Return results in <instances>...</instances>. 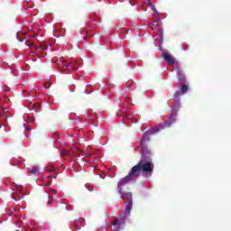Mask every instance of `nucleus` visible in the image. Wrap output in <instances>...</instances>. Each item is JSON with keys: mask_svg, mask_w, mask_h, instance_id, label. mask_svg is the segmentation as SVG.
I'll list each match as a JSON object with an SVG mask.
<instances>
[{"mask_svg": "<svg viewBox=\"0 0 231 231\" xmlns=\"http://www.w3.org/2000/svg\"><path fill=\"white\" fill-rule=\"evenodd\" d=\"M141 174L144 178H149L152 176V166L151 163H145L143 161L138 162L128 172V174L122 178L117 184V192L124 190V186L131 183L133 180H138Z\"/></svg>", "mask_w": 231, "mask_h": 231, "instance_id": "f257e3e1", "label": "nucleus"}, {"mask_svg": "<svg viewBox=\"0 0 231 231\" xmlns=\"http://www.w3.org/2000/svg\"><path fill=\"white\" fill-rule=\"evenodd\" d=\"M142 147L141 156L142 159L139 162L143 163H150L152 166V174L154 171V164L152 163V159H151V151L147 148V145H140Z\"/></svg>", "mask_w": 231, "mask_h": 231, "instance_id": "f03ea898", "label": "nucleus"}, {"mask_svg": "<svg viewBox=\"0 0 231 231\" xmlns=\"http://www.w3.org/2000/svg\"><path fill=\"white\" fill-rule=\"evenodd\" d=\"M127 217L125 216H121L118 218H116L112 221L111 225L114 226V231H120L122 230V226L125 225V220Z\"/></svg>", "mask_w": 231, "mask_h": 231, "instance_id": "7ed1b4c3", "label": "nucleus"}, {"mask_svg": "<svg viewBox=\"0 0 231 231\" xmlns=\"http://www.w3.org/2000/svg\"><path fill=\"white\" fill-rule=\"evenodd\" d=\"M57 66L59 69H64L67 71V69H69L71 68L70 62H68V60L60 58V60L57 62Z\"/></svg>", "mask_w": 231, "mask_h": 231, "instance_id": "20e7f679", "label": "nucleus"}, {"mask_svg": "<svg viewBox=\"0 0 231 231\" xmlns=\"http://www.w3.org/2000/svg\"><path fill=\"white\" fill-rule=\"evenodd\" d=\"M118 194H120L121 199L133 202V193L131 191L125 192L124 189H121V191H118Z\"/></svg>", "mask_w": 231, "mask_h": 231, "instance_id": "39448f33", "label": "nucleus"}, {"mask_svg": "<svg viewBox=\"0 0 231 231\" xmlns=\"http://www.w3.org/2000/svg\"><path fill=\"white\" fill-rule=\"evenodd\" d=\"M187 91H189V86L187 84H184L180 88V91L175 92L173 97H174V98H177L178 103H180V95H185V93H187Z\"/></svg>", "mask_w": 231, "mask_h": 231, "instance_id": "423d86ee", "label": "nucleus"}, {"mask_svg": "<svg viewBox=\"0 0 231 231\" xmlns=\"http://www.w3.org/2000/svg\"><path fill=\"white\" fill-rule=\"evenodd\" d=\"M162 58L168 64H176V59L168 52H163Z\"/></svg>", "mask_w": 231, "mask_h": 231, "instance_id": "0eeeda50", "label": "nucleus"}, {"mask_svg": "<svg viewBox=\"0 0 231 231\" xmlns=\"http://www.w3.org/2000/svg\"><path fill=\"white\" fill-rule=\"evenodd\" d=\"M178 114L174 113V114H171L168 121H166L164 123V127H171V124H174V122H176V116Z\"/></svg>", "mask_w": 231, "mask_h": 231, "instance_id": "6e6552de", "label": "nucleus"}, {"mask_svg": "<svg viewBox=\"0 0 231 231\" xmlns=\"http://www.w3.org/2000/svg\"><path fill=\"white\" fill-rule=\"evenodd\" d=\"M177 77L180 82H185V74L183 73V69H181V68L177 69Z\"/></svg>", "mask_w": 231, "mask_h": 231, "instance_id": "1a4fd4ad", "label": "nucleus"}, {"mask_svg": "<svg viewBox=\"0 0 231 231\" xmlns=\"http://www.w3.org/2000/svg\"><path fill=\"white\" fill-rule=\"evenodd\" d=\"M131 210H133V201H128L124 211L125 216H130Z\"/></svg>", "mask_w": 231, "mask_h": 231, "instance_id": "9d476101", "label": "nucleus"}, {"mask_svg": "<svg viewBox=\"0 0 231 231\" xmlns=\"http://www.w3.org/2000/svg\"><path fill=\"white\" fill-rule=\"evenodd\" d=\"M81 65H82V61H80V60H73L70 62V68H71V69H74V70L79 69V67Z\"/></svg>", "mask_w": 231, "mask_h": 231, "instance_id": "9b49d317", "label": "nucleus"}, {"mask_svg": "<svg viewBox=\"0 0 231 231\" xmlns=\"http://www.w3.org/2000/svg\"><path fill=\"white\" fill-rule=\"evenodd\" d=\"M28 172L31 174V176H39V167L32 166L28 168Z\"/></svg>", "mask_w": 231, "mask_h": 231, "instance_id": "f8f14e48", "label": "nucleus"}, {"mask_svg": "<svg viewBox=\"0 0 231 231\" xmlns=\"http://www.w3.org/2000/svg\"><path fill=\"white\" fill-rule=\"evenodd\" d=\"M146 142H151V137L147 134H144L142 141H141L140 145H146L145 144Z\"/></svg>", "mask_w": 231, "mask_h": 231, "instance_id": "ddd939ff", "label": "nucleus"}, {"mask_svg": "<svg viewBox=\"0 0 231 231\" xmlns=\"http://www.w3.org/2000/svg\"><path fill=\"white\" fill-rule=\"evenodd\" d=\"M23 198H24V195L23 194H20V195L14 194L13 196V199H14V201H19L20 199H23Z\"/></svg>", "mask_w": 231, "mask_h": 231, "instance_id": "4468645a", "label": "nucleus"}, {"mask_svg": "<svg viewBox=\"0 0 231 231\" xmlns=\"http://www.w3.org/2000/svg\"><path fill=\"white\" fill-rule=\"evenodd\" d=\"M160 44H163V30H161V34H160Z\"/></svg>", "mask_w": 231, "mask_h": 231, "instance_id": "2eb2a0df", "label": "nucleus"}, {"mask_svg": "<svg viewBox=\"0 0 231 231\" xmlns=\"http://www.w3.org/2000/svg\"><path fill=\"white\" fill-rule=\"evenodd\" d=\"M69 152L68 150L61 151V156H69Z\"/></svg>", "mask_w": 231, "mask_h": 231, "instance_id": "dca6fc26", "label": "nucleus"}, {"mask_svg": "<svg viewBox=\"0 0 231 231\" xmlns=\"http://www.w3.org/2000/svg\"><path fill=\"white\" fill-rule=\"evenodd\" d=\"M85 187L86 189H88V190H89V192H93V190H95V188L93 186L86 185Z\"/></svg>", "mask_w": 231, "mask_h": 231, "instance_id": "f3484780", "label": "nucleus"}, {"mask_svg": "<svg viewBox=\"0 0 231 231\" xmlns=\"http://www.w3.org/2000/svg\"><path fill=\"white\" fill-rule=\"evenodd\" d=\"M27 46H28L29 48H33V46H35V44H34L33 42H28V43H27Z\"/></svg>", "mask_w": 231, "mask_h": 231, "instance_id": "a211bd4d", "label": "nucleus"}, {"mask_svg": "<svg viewBox=\"0 0 231 231\" xmlns=\"http://www.w3.org/2000/svg\"><path fill=\"white\" fill-rule=\"evenodd\" d=\"M127 88H130V86H133V81H128L126 83Z\"/></svg>", "mask_w": 231, "mask_h": 231, "instance_id": "6ab92c4d", "label": "nucleus"}, {"mask_svg": "<svg viewBox=\"0 0 231 231\" xmlns=\"http://www.w3.org/2000/svg\"><path fill=\"white\" fill-rule=\"evenodd\" d=\"M51 203H53V201L51 199H49L47 205H51Z\"/></svg>", "mask_w": 231, "mask_h": 231, "instance_id": "aec40b11", "label": "nucleus"}, {"mask_svg": "<svg viewBox=\"0 0 231 231\" xmlns=\"http://www.w3.org/2000/svg\"><path fill=\"white\" fill-rule=\"evenodd\" d=\"M152 8V10H156V6L152 5V4L150 5Z\"/></svg>", "mask_w": 231, "mask_h": 231, "instance_id": "412c9836", "label": "nucleus"}, {"mask_svg": "<svg viewBox=\"0 0 231 231\" xmlns=\"http://www.w3.org/2000/svg\"><path fill=\"white\" fill-rule=\"evenodd\" d=\"M152 30H156V25H155V24H153V25L152 26Z\"/></svg>", "mask_w": 231, "mask_h": 231, "instance_id": "4be33fe9", "label": "nucleus"}, {"mask_svg": "<svg viewBox=\"0 0 231 231\" xmlns=\"http://www.w3.org/2000/svg\"><path fill=\"white\" fill-rule=\"evenodd\" d=\"M51 192H52L53 194H57V190H56V189H52Z\"/></svg>", "mask_w": 231, "mask_h": 231, "instance_id": "5701e85b", "label": "nucleus"}, {"mask_svg": "<svg viewBox=\"0 0 231 231\" xmlns=\"http://www.w3.org/2000/svg\"><path fill=\"white\" fill-rule=\"evenodd\" d=\"M18 41L20 42H23V41H24L23 39H21V38H18Z\"/></svg>", "mask_w": 231, "mask_h": 231, "instance_id": "b1692460", "label": "nucleus"}, {"mask_svg": "<svg viewBox=\"0 0 231 231\" xmlns=\"http://www.w3.org/2000/svg\"><path fill=\"white\" fill-rule=\"evenodd\" d=\"M17 189H18V190H19V189H23V186L17 187Z\"/></svg>", "mask_w": 231, "mask_h": 231, "instance_id": "393cba45", "label": "nucleus"}, {"mask_svg": "<svg viewBox=\"0 0 231 231\" xmlns=\"http://www.w3.org/2000/svg\"><path fill=\"white\" fill-rule=\"evenodd\" d=\"M154 23H158V22H154Z\"/></svg>", "mask_w": 231, "mask_h": 231, "instance_id": "a878e982", "label": "nucleus"}]
</instances>
